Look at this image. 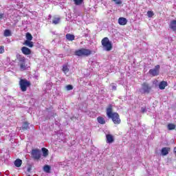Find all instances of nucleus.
Listing matches in <instances>:
<instances>
[{
  "label": "nucleus",
  "instance_id": "f257e3e1",
  "mask_svg": "<svg viewBox=\"0 0 176 176\" xmlns=\"http://www.w3.org/2000/svg\"><path fill=\"white\" fill-rule=\"evenodd\" d=\"M106 113L109 119H111L114 124H120L122 120H120V116L116 112H113V106L109 104L106 108Z\"/></svg>",
  "mask_w": 176,
  "mask_h": 176
},
{
  "label": "nucleus",
  "instance_id": "f03ea898",
  "mask_svg": "<svg viewBox=\"0 0 176 176\" xmlns=\"http://www.w3.org/2000/svg\"><path fill=\"white\" fill-rule=\"evenodd\" d=\"M93 52L89 49L81 48L74 52V55L78 57H89Z\"/></svg>",
  "mask_w": 176,
  "mask_h": 176
},
{
  "label": "nucleus",
  "instance_id": "7ed1b4c3",
  "mask_svg": "<svg viewBox=\"0 0 176 176\" xmlns=\"http://www.w3.org/2000/svg\"><path fill=\"white\" fill-rule=\"evenodd\" d=\"M19 85L21 91H27L28 87H31V81L25 78H21Z\"/></svg>",
  "mask_w": 176,
  "mask_h": 176
},
{
  "label": "nucleus",
  "instance_id": "20e7f679",
  "mask_svg": "<svg viewBox=\"0 0 176 176\" xmlns=\"http://www.w3.org/2000/svg\"><path fill=\"white\" fill-rule=\"evenodd\" d=\"M101 43L106 52H111L112 50V43L109 41L108 37H104L102 39Z\"/></svg>",
  "mask_w": 176,
  "mask_h": 176
},
{
  "label": "nucleus",
  "instance_id": "39448f33",
  "mask_svg": "<svg viewBox=\"0 0 176 176\" xmlns=\"http://www.w3.org/2000/svg\"><path fill=\"white\" fill-rule=\"evenodd\" d=\"M19 61L18 65L20 67L21 71H25L27 69V64H25V57L19 55L17 56Z\"/></svg>",
  "mask_w": 176,
  "mask_h": 176
},
{
  "label": "nucleus",
  "instance_id": "423d86ee",
  "mask_svg": "<svg viewBox=\"0 0 176 176\" xmlns=\"http://www.w3.org/2000/svg\"><path fill=\"white\" fill-rule=\"evenodd\" d=\"M148 74L151 75V76H159V74H160V65H155L154 69H151L148 71Z\"/></svg>",
  "mask_w": 176,
  "mask_h": 176
},
{
  "label": "nucleus",
  "instance_id": "0eeeda50",
  "mask_svg": "<svg viewBox=\"0 0 176 176\" xmlns=\"http://www.w3.org/2000/svg\"><path fill=\"white\" fill-rule=\"evenodd\" d=\"M142 90L143 91V94H149L152 90V87L147 82H143L142 84Z\"/></svg>",
  "mask_w": 176,
  "mask_h": 176
},
{
  "label": "nucleus",
  "instance_id": "6e6552de",
  "mask_svg": "<svg viewBox=\"0 0 176 176\" xmlns=\"http://www.w3.org/2000/svg\"><path fill=\"white\" fill-rule=\"evenodd\" d=\"M31 155L34 160H39L41 159V156H42V154H41V151H39V149L32 150Z\"/></svg>",
  "mask_w": 176,
  "mask_h": 176
},
{
  "label": "nucleus",
  "instance_id": "1a4fd4ad",
  "mask_svg": "<svg viewBox=\"0 0 176 176\" xmlns=\"http://www.w3.org/2000/svg\"><path fill=\"white\" fill-rule=\"evenodd\" d=\"M21 52L23 54H25V56H30V54L32 53L31 50L27 47H22Z\"/></svg>",
  "mask_w": 176,
  "mask_h": 176
},
{
  "label": "nucleus",
  "instance_id": "9d476101",
  "mask_svg": "<svg viewBox=\"0 0 176 176\" xmlns=\"http://www.w3.org/2000/svg\"><path fill=\"white\" fill-rule=\"evenodd\" d=\"M170 151H171L170 147H163L161 150V153L162 156H166V155H168Z\"/></svg>",
  "mask_w": 176,
  "mask_h": 176
},
{
  "label": "nucleus",
  "instance_id": "9b49d317",
  "mask_svg": "<svg viewBox=\"0 0 176 176\" xmlns=\"http://www.w3.org/2000/svg\"><path fill=\"white\" fill-rule=\"evenodd\" d=\"M118 24L120 25H126L127 24V19L124 17H120L118 19Z\"/></svg>",
  "mask_w": 176,
  "mask_h": 176
},
{
  "label": "nucleus",
  "instance_id": "f8f14e48",
  "mask_svg": "<svg viewBox=\"0 0 176 176\" xmlns=\"http://www.w3.org/2000/svg\"><path fill=\"white\" fill-rule=\"evenodd\" d=\"M106 138L107 144H112V142L115 141V139H113V136L111 134L106 135Z\"/></svg>",
  "mask_w": 176,
  "mask_h": 176
},
{
  "label": "nucleus",
  "instance_id": "ddd939ff",
  "mask_svg": "<svg viewBox=\"0 0 176 176\" xmlns=\"http://www.w3.org/2000/svg\"><path fill=\"white\" fill-rule=\"evenodd\" d=\"M167 81H161L159 84V89L160 90H164L167 87Z\"/></svg>",
  "mask_w": 176,
  "mask_h": 176
},
{
  "label": "nucleus",
  "instance_id": "4468645a",
  "mask_svg": "<svg viewBox=\"0 0 176 176\" xmlns=\"http://www.w3.org/2000/svg\"><path fill=\"white\" fill-rule=\"evenodd\" d=\"M169 28H170V30L176 31V20H173L170 21Z\"/></svg>",
  "mask_w": 176,
  "mask_h": 176
},
{
  "label": "nucleus",
  "instance_id": "2eb2a0df",
  "mask_svg": "<svg viewBox=\"0 0 176 176\" xmlns=\"http://www.w3.org/2000/svg\"><path fill=\"white\" fill-rule=\"evenodd\" d=\"M23 45L24 46H28V47L32 48V47L34 46V42L31 41H25Z\"/></svg>",
  "mask_w": 176,
  "mask_h": 176
},
{
  "label": "nucleus",
  "instance_id": "dca6fc26",
  "mask_svg": "<svg viewBox=\"0 0 176 176\" xmlns=\"http://www.w3.org/2000/svg\"><path fill=\"white\" fill-rule=\"evenodd\" d=\"M97 121H98V123H99V124H105L106 123L105 118H104L102 116L98 117Z\"/></svg>",
  "mask_w": 176,
  "mask_h": 176
},
{
  "label": "nucleus",
  "instance_id": "f3484780",
  "mask_svg": "<svg viewBox=\"0 0 176 176\" xmlns=\"http://www.w3.org/2000/svg\"><path fill=\"white\" fill-rule=\"evenodd\" d=\"M21 164H23V161L20 159H16L14 161V166L16 167H21Z\"/></svg>",
  "mask_w": 176,
  "mask_h": 176
},
{
  "label": "nucleus",
  "instance_id": "a211bd4d",
  "mask_svg": "<svg viewBox=\"0 0 176 176\" xmlns=\"http://www.w3.org/2000/svg\"><path fill=\"white\" fill-rule=\"evenodd\" d=\"M63 72L66 75V74H68L69 72V69L68 68V64L63 65V69H62Z\"/></svg>",
  "mask_w": 176,
  "mask_h": 176
},
{
  "label": "nucleus",
  "instance_id": "6ab92c4d",
  "mask_svg": "<svg viewBox=\"0 0 176 176\" xmlns=\"http://www.w3.org/2000/svg\"><path fill=\"white\" fill-rule=\"evenodd\" d=\"M41 151L43 152V156H44V157H47V156L49 155V150H47V148L43 147L41 148Z\"/></svg>",
  "mask_w": 176,
  "mask_h": 176
},
{
  "label": "nucleus",
  "instance_id": "aec40b11",
  "mask_svg": "<svg viewBox=\"0 0 176 176\" xmlns=\"http://www.w3.org/2000/svg\"><path fill=\"white\" fill-rule=\"evenodd\" d=\"M60 21H61V18L54 17L52 20V24H55V25L57 24H60Z\"/></svg>",
  "mask_w": 176,
  "mask_h": 176
},
{
  "label": "nucleus",
  "instance_id": "412c9836",
  "mask_svg": "<svg viewBox=\"0 0 176 176\" xmlns=\"http://www.w3.org/2000/svg\"><path fill=\"white\" fill-rule=\"evenodd\" d=\"M66 39H67V41H75V36L74 34H67Z\"/></svg>",
  "mask_w": 176,
  "mask_h": 176
},
{
  "label": "nucleus",
  "instance_id": "4be33fe9",
  "mask_svg": "<svg viewBox=\"0 0 176 176\" xmlns=\"http://www.w3.org/2000/svg\"><path fill=\"white\" fill-rule=\"evenodd\" d=\"M50 170H52V168L50 167V166L49 165H45L43 166V171H45V173H50Z\"/></svg>",
  "mask_w": 176,
  "mask_h": 176
},
{
  "label": "nucleus",
  "instance_id": "5701e85b",
  "mask_svg": "<svg viewBox=\"0 0 176 176\" xmlns=\"http://www.w3.org/2000/svg\"><path fill=\"white\" fill-rule=\"evenodd\" d=\"M12 35V32L10 31V30H4V33H3V36H10Z\"/></svg>",
  "mask_w": 176,
  "mask_h": 176
},
{
  "label": "nucleus",
  "instance_id": "b1692460",
  "mask_svg": "<svg viewBox=\"0 0 176 176\" xmlns=\"http://www.w3.org/2000/svg\"><path fill=\"white\" fill-rule=\"evenodd\" d=\"M30 123L25 122L23 123V126H22V130L25 131V130H28V129H30Z\"/></svg>",
  "mask_w": 176,
  "mask_h": 176
},
{
  "label": "nucleus",
  "instance_id": "393cba45",
  "mask_svg": "<svg viewBox=\"0 0 176 176\" xmlns=\"http://www.w3.org/2000/svg\"><path fill=\"white\" fill-rule=\"evenodd\" d=\"M25 38H26L25 41H32V38H33L32 34H31V33L30 32H28L25 34Z\"/></svg>",
  "mask_w": 176,
  "mask_h": 176
},
{
  "label": "nucleus",
  "instance_id": "a878e982",
  "mask_svg": "<svg viewBox=\"0 0 176 176\" xmlns=\"http://www.w3.org/2000/svg\"><path fill=\"white\" fill-rule=\"evenodd\" d=\"M168 130H175V124L171 123L168 124Z\"/></svg>",
  "mask_w": 176,
  "mask_h": 176
},
{
  "label": "nucleus",
  "instance_id": "bb28decb",
  "mask_svg": "<svg viewBox=\"0 0 176 176\" xmlns=\"http://www.w3.org/2000/svg\"><path fill=\"white\" fill-rule=\"evenodd\" d=\"M74 2L75 3V5L79 6V5H82V3H83V0H74Z\"/></svg>",
  "mask_w": 176,
  "mask_h": 176
},
{
  "label": "nucleus",
  "instance_id": "cd10ccee",
  "mask_svg": "<svg viewBox=\"0 0 176 176\" xmlns=\"http://www.w3.org/2000/svg\"><path fill=\"white\" fill-rule=\"evenodd\" d=\"M147 16L148 17H153L155 16V13H153V11H148L147 12Z\"/></svg>",
  "mask_w": 176,
  "mask_h": 176
},
{
  "label": "nucleus",
  "instance_id": "c85d7f7f",
  "mask_svg": "<svg viewBox=\"0 0 176 176\" xmlns=\"http://www.w3.org/2000/svg\"><path fill=\"white\" fill-rule=\"evenodd\" d=\"M5 53V46L0 45V54H3Z\"/></svg>",
  "mask_w": 176,
  "mask_h": 176
},
{
  "label": "nucleus",
  "instance_id": "c756f323",
  "mask_svg": "<svg viewBox=\"0 0 176 176\" xmlns=\"http://www.w3.org/2000/svg\"><path fill=\"white\" fill-rule=\"evenodd\" d=\"M116 5H122V0H112Z\"/></svg>",
  "mask_w": 176,
  "mask_h": 176
},
{
  "label": "nucleus",
  "instance_id": "7c9ffc66",
  "mask_svg": "<svg viewBox=\"0 0 176 176\" xmlns=\"http://www.w3.org/2000/svg\"><path fill=\"white\" fill-rule=\"evenodd\" d=\"M66 89L68 91L72 90L74 89V87L72 85H68L66 86Z\"/></svg>",
  "mask_w": 176,
  "mask_h": 176
},
{
  "label": "nucleus",
  "instance_id": "2f4dec72",
  "mask_svg": "<svg viewBox=\"0 0 176 176\" xmlns=\"http://www.w3.org/2000/svg\"><path fill=\"white\" fill-rule=\"evenodd\" d=\"M141 112L142 113H145V112H146V107H142Z\"/></svg>",
  "mask_w": 176,
  "mask_h": 176
},
{
  "label": "nucleus",
  "instance_id": "473e14b6",
  "mask_svg": "<svg viewBox=\"0 0 176 176\" xmlns=\"http://www.w3.org/2000/svg\"><path fill=\"white\" fill-rule=\"evenodd\" d=\"M112 89H113V90H116V86L113 85V86H112Z\"/></svg>",
  "mask_w": 176,
  "mask_h": 176
},
{
  "label": "nucleus",
  "instance_id": "72a5a7b5",
  "mask_svg": "<svg viewBox=\"0 0 176 176\" xmlns=\"http://www.w3.org/2000/svg\"><path fill=\"white\" fill-rule=\"evenodd\" d=\"M0 19H3V14H0Z\"/></svg>",
  "mask_w": 176,
  "mask_h": 176
}]
</instances>
